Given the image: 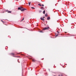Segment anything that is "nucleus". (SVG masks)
I'll return each mask as SVG.
<instances>
[{
	"instance_id": "obj_1",
	"label": "nucleus",
	"mask_w": 76,
	"mask_h": 76,
	"mask_svg": "<svg viewBox=\"0 0 76 76\" xmlns=\"http://www.w3.org/2000/svg\"><path fill=\"white\" fill-rule=\"evenodd\" d=\"M23 8V7H20L18 8V10H20L22 12H23V11H24V10H26V9Z\"/></svg>"
},
{
	"instance_id": "obj_2",
	"label": "nucleus",
	"mask_w": 76,
	"mask_h": 76,
	"mask_svg": "<svg viewBox=\"0 0 76 76\" xmlns=\"http://www.w3.org/2000/svg\"><path fill=\"white\" fill-rule=\"evenodd\" d=\"M50 29V27H45L43 28V30H47Z\"/></svg>"
},
{
	"instance_id": "obj_3",
	"label": "nucleus",
	"mask_w": 76,
	"mask_h": 76,
	"mask_svg": "<svg viewBox=\"0 0 76 76\" xmlns=\"http://www.w3.org/2000/svg\"><path fill=\"white\" fill-rule=\"evenodd\" d=\"M47 20H49L50 19V17H48V18H47Z\"/></svg>"
},
{
	"instance_id": "obj_4",
	"label": "nucleus",
	"mask_w": 76,
	"mask_h": 76,
	"mask_svg": "<svg viewBox=\"0 0 76 76\" xmlns=\"http://www.w3.org/2000/svg\"><path fill=\"white\" fill-rule=\"evenodd\" d=\"M40 19L42 20H44V19L42 18H40Z\"/></svg>"
},
{
	"instance_id": "obj_5",
	"label": "nucleus",
	"mask_w": 76,
	"mask_h": 76,
	"mask_svg": "<svg viewBox=\"0 0 76 76\" xmlns=\"http://www.w3.org/2000/svg\"><path fill=\"white\" fill-rule=\"evenodd\" d=\"M45 10H44V11L43 12V14H45Z\"/></svg>"
},
{
	"instance_id": "obj_6",
	"label": "nucleus",
	"mask_w": 76,
	"mask_h": 76,
	"mask_svg": "<svg viewBox=\"0 0 76 76\" xmlns=\"http://www.w3.org/2000/svg\"><path fill=\"white\" fill-rule=\"evenodd\" d=\"M32 61H33V62H35V60H34V59H33L32 60Z\"/></svg>"
},
{
	"instance_id": "obj_7",
	"label": "nucleus",
	"mask_w": 76,
	"mask_h": 76,
	"mask_svg": "<svg viewBox=\"0 0 76 76\" xmlns=\"http://www.w3.org/2000/svg\"><path fill=\"white\" fill-rule=\"evenodd\" d=\"M41 9L42 10H43V9H44V7H41Z\"/></svg>"
},
{
	"instance_id": "obj_8",
	"label": "nucleus",
	"mask_w": 76,
	"mask_h": 76,
	"mask_svg": "<svg viewBox=\"0 0 76 76\" xmlns=\"http://www.w3.org/2000/svg\"><path fill=\"white\" fill-rule=\"evenodd\" d=\"M8 13H12V11H8Z\"/></svg>"
},
{
	"instance_id": "obj_9",
	"label": "nucleus",
	"mask_w": 76,
	"mask_h": 76,
	"mask_svg": "<svg viewBox=\"0 0 76 76\" xmlns=\"http://www.w3.org/2000/svg\"><path fill=\"white\" fill-rule=\"evenodd\" d=\"M29 6H30L31 4V2H28Z\"/></svg>"
},
{
	"instance_id": "obj_10",
	"label": "nucleus",
	"mask_w": 76,
	"mask_h": 76,
	"mask_svg": "<svg viewBox=\"0 0 76 76\" xmlns=\"http://www.w3.org/2000/svg\"><path fill=\"white\" fill-rule=\"evenodd\" d=\"M38 5H39V6H41V4H38Z\"/></svg>"
},
{
	"instance_id": "obj_11",
	"label": "nucleus",
	"mask_w": 76,
	"mask_h": 76,
	"mask_svg": "<svg viewBox=\"0 0 76 76\" xmlns=\"http://www.w3.org/2000/svg\"><path fill=\"white\" fill-rule=\"evenodd\" d=\"M24 20V18H23V19L21 21V22H22V21H23V20Z\"/></svg>"
},
{
	"instance_id": "obj_12",
	"label": "nucleus",
	"mask_w": 76,
	"mask_h": 76,
	"mask_svg": "<svg viewBox=\"0 0 76 76\" xmlns=\"http://www.w3.org/2000/svg\"><path fill=\"white\" fill-rule=\"evenodd\" d=\"M11 54H12V55H15V54H14L13 53H11Z\"/></svg>"
},
{
	"instance_id": "obj_13",
	"label": "nucleus",
	"mask_w": 76,
	"mask_h": 76,
	"mask_svg": "<svg viewBox=\"0 0 76 76\" xmlns=\"http://www.w3.org/2000/svg\"><path fill=\"white\" fill-rule=\"evenodd\" d=\"M45 16H46V17L48 16V15H47V14H46V15H45Z\"/></svg>"
},
{
	"instance_id": "obj_14",
	"label": "nucleus",
	"mask_w": 76,
	"mask_h": 76,
	"mask_svg": "<svg viewBox=\"0 0 76 76\" xmlns=\"http://www.w3.org/2000/svg\"><path fill=\"white\" fill-rule=\"evenodd\" d=\"M39 13H41V11H39Z\"/></svg>"
},
{
	"instance_id": "obj_15",
	"label": "nucleus",
	"mask_w": 76,
	"mask_h": 76,
	"mask_svg": "<svg viewBox=\"0 0 76 76\" xmlns=\"http://www.w3.org/2000/svg\"><path fill=\"white\" fill-rule=\"evenodd\" d=\"M31 9H35V8L34 7H31Z\"/></svg>"
},
{
	"instance_id": "obj_16",
	"label": "nucleus",
	"mask_w": 76,
	"mask_h": 76,
	"mask_svg": "<svg viewBox=\"0 0 76 76\" xmlns=\"http://www.w3.org/2000/svg\"><path fill=\"white\" fill-rule=\"evenodd\" d=\"M58 34H57L56 37H57V36H58Z\"/></svg>"
},
{
	"instance_id": "obj_17",
	"label": "nucleus",
	"mask_w": 76,
	"mask_h": 76,
	"mask_svg": "<svg viewBox=\"0 0 76 76\" xmlns=\"http://www.w3.org/2000/svg\"><path fill=\"white\" fill-rule=\"evenodd\" d=\"M42 6H44V4H42Z\"/></svg>"
},
{
	"instance_id": "obj_18",
	"label": "nucleus",
	"mask_w": 76,
	"mask_h": 76,
	"mask_svg": "<svg viewBox=\"0 0 76 76\" xmlns=\"http://www.w3.org/2000/svg\"><path fill=\"white\" fill-rule=\"evenodd\" d=\"M5 12H8V11H7V10H6V11H5Z\"/></svg>"
},
{
	"instance_id": "obj_19",
	"label": "nucleus",
	"mask_w": 76,
	"mask_h": 76,
	"mask_svg": "<svg viewBox=\"0 0 76 76\" xmlns=\"http://www.w3.org/2000/svg\"><path fill=\"white\" fill-rule=\"evenodd\" d=\"M40 32H42V31H40Z\"/></svg>"
},
{
	"instance_id": "obj_20",
	"label": "nucleus",
	"mask_w": 76,
	"mask_h": 76,
	"mask_svg": "<svg viewBox=\"0 0 76 76\" xmlns=\"http://www.w3.org/2000/svg\"><path fill=\"white\" fill-rule=\"evenodd\" d=\"M44 18H45V17H43V19H44Z\"/></svg>"
},
{
	"instance_id": "obj_21",
	"label": "nucleus",
	"mask_w": 76,
	"mask_h": 76,
	"mask_svg": "<svg viewBox=\"0 0 76 76\" xmlns=\"http://www.w3.org/2000/svg\"><path fill=\"white\" fill-rule=\"evenodd\" d=\"M57 32H58V33H59V32L58 31H57Z\"/></svg>"
},
{
	"instance_id": "obj_22",
	"label": "nucleus",
	"mask_w": 76,
	"mask_h": 76,
	"mask_svg": "<svg viewBox=\"0 0 76 76\" xmlns=\"http://www.w3.org/2000/svg\"><path fill=\"white\" fill-rule=\"evenodd\" d=\"M1 21L2 22H4L3 21V20H1Z\"/></svg>"
},
{
	"instance_id": "obj_23",
	"label": "nucleus",
	"mask_w": 76,
	"mask_h": 76,
	"mask_svg": "<svg viewBox=\"0 0 76 76\" xmlns=\"http://www.w3.org/2000/svg\"><path fill=\"white\" fill-rule=\"evenodd\" d=\"M58 76H60V75H59Z\"/></svg>"
},
{
	"instance_id": "obj_24",
	"label": "nucleus",
	"mask_w": 76,
	"mask_h": 76,
	"mask_svg": "<svg viewBox=\"0 0 76 76\" xmlns=\"http://www.w3.org/2000/svg\"><path fill=\"white\" fill-rule=\"evenodd\" d=\"M18 60H19V59H18Z\"/></svg>"
}]
</instances>
